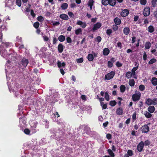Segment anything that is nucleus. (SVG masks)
<instances>
[{
    "label": "nucleus",
    "mask_w": 157,
    "mask_h": 157,
    "mask_svg": "<svg viewBox=\"0 0 157 157\" xmlns=\"http://www.w3.org/2000/svg\"><path fill=\"white\" fill-rule=\"evenodd\" d=\"M29 62V61L28 59L23 58L19 63L20 68L22 69H25L27 67Z\"/></svg>",
    "instance_id": "obj_1"
},
{
    "label": "nucleus",
    "mask_w": 157,
    "mask_h": 157,
    "mask_svg": "<svg viewBox=\"0 0 157 157\" xmlns=\"http://www.w3.org/2000/svg\"><path fill=\"white\" fill-rule=\"evenodd\" d=\"M7 29V28H6V26L5 25H3L2 24V23L1 21V19H0V39L1 40V41H2V31H6Z\"/></svg>",
    "instance_id": "obj_2"
},
{
    "label": "nucleus",
    "mask_w": 157,
    "mask_h": 157,
    "mask_svg": "<svg viewBox=\"0 0 157 157\" xmlns=\"http://www.w3.org/2000/svg\"><path fill=\"white\" fill-rule=\"evenodd\" d=\"M141 94L138 92L137 94H134L132 96V99L133 101H139L140 99Z\"/></svg>",
    "instance_id": "obj_3"
},
{
    "label": "nucleus",
    "mask_w": 157,
    "mask_h": 157,
    "mask_svg": "<svg viewBox=\"0 0 157 157\" xmlns=\"http://www.w3.org/2000/svg\"><path fill=\"white\" fill-rule=\"evenodd\" d=\"M115 74L114 71H111L105 75V79L109 80L113 78Z\"/></svg>",
    "instance_id": "obj_4"
},
{
    "label": "nucleus",
    "mask_w": 157,
    "mask_h": 157,
    "mask_svg": "<svg viewBox=\"0 0 157 157\" xmlns=\"http://www.w3.org/2000/svg\"><path fill=\"white\" fill-rule=\"evenodd\" d=\"M144 146L143 141H141L137 146V150L139 152L142 151Z\"/></svg>",
    "instance_id": "obj_5"
},
{
    "label": "nucleus",
    "mask_w": 157,
    "mask_h": 157,
    "mask_svg": "<svg viewBox=\"0 0 157 157\" xmlns=\"http://www.w3.org/2000/svg\"><path fill=\"white\" fill-rule=\"evenodd\" d=\"M101 26V24L99 22L97 23L96 24H94L91 30L93 32H94L96 30L98 29Z\"/></svg>",
    "instance_id": "obj_6"
},
{
    "label": "nucleus",
    "mask_w": 157,
    "mask_h": 157,
    "mask_svg": "<svg viewBox=\"0 0 157 157\" xmlns=\"http://www.w3.org/2000/svg\"><path fill=\"white\" fill-rule=\"evenodd\" d=\"M141 130L143 133H147L149 130V128L147 124H145L142 127Z\"/></svg>",
    "instance_id": "obj_7"
},
{
    "label": "nucleus",
    "mask_w": 157,
    "mask_h": 157,
    "mask_svg": "<svg viewBox=\"0 0 157 157\" xmlns=\"http://www.w3.org/2000/svg\"><path fill=\"white\" fill-rule=\"evenodd\" d=\"M143 15L144 16H148L150 14V9L149 7H146L144 9Z\"/></svg>",
    "instance_id": "obj_8"
},
{
    "label": "nucleus",
    "mask_w": 157,
    "mask_h": 157,
    "mask_svg": "<svg viewBox=\"0 0 157 157\" xmlns=\"http://www.w3.org/2000/svg\"><path fill=\"white\" fill-rule=\"evenodd\" d=\"M76 24L81 26V27L83 28H85L87 26L86 23L85 22H82L81 21H78L76 23Z\"/></svg>",
    "instance_id": "obj_9"
},
{
    "label": "nucleus",
    "mask_w": 157,
    "mask_h": 157,
    "mask_svg": "<svg viewBox=\"0 0 157 157\" xmlns=\"http://www.w3.org/2000/svg\"><path fill=\"white\" fill-rule=\"evenodd\" d=\"M129 13L128 10L126 9H124L121 13V15L122 17H125L128 16Z\"/></svg>",
    "instance_id": "obj_10"
},
{
    "label": "nucleus",
    "mask_w": 157,
    "mask_h": 157,
    "mask_svg": "<svg viewBox=\"0 0 157 157\" xmlns=\"http://www.w3.org/2000/svg\"><path fill=\"white\" fill-rule=\"evenodd\" d=\"M130 32V28L126 27H124L123 29V32L124 34L125 35H128Z\"/></svg>",
    "instance_id": "obj_11"
},
{
    "label": "nucleus",
    "mask_w": 157,
    "mask_h": 157,
    "mask_svg": "<svg viewBox=\"0 0 157 157\" xmlns=\"http://www.w3.org/2000/svg\"><path fill=\"white\" fill-rule=\"evenodd\" d=\"M123 111V109L121 107H119L117 109L116 113L119 115H122Z\"/></svg>",
    "instance_id": "obj_12"
},
{
    "label": "nucleus",
    "mask_w": 157,
    "mask_h": 157,
    "mask_svg": "<svg viewBox=\"0 0 157 157\" xmlns=\"http://www.w3.org/2000/svg\"><path fill=\"white\" fill-rule=\"evenodd\" d=\"M64 47L62 44H60L58 45V50L59 53H62L63 52Z\"/></svg>",
    "instance_id": "obj_13"
},
{
    "label": "nucleus",
    "mask_w": 157,
    "mask_h": 157,
    "mask_svg": "<svg viewBox=\"0 0 157 157\" xmlns=\"http://www.w3.org/2000/svg\"><path fill=\"white\" fill-rule=\"evenodd\" d=\"M59 17L63 20H68V15L64 13H62L60 15Z\"/></svg>",
    "instance_id": "obj_14"
},
{
    "label": "nucleus",
    "mask_w": 157,
    "mask_h": 157,
    "mask_svg": "<svg viewBox=\"0 0 157 157\" xmlns=\"http://www.w3.org/2000/svg\"><path fill=\"white\" fill-rule=\"evenodd\" d=\"M110 52L109 49L108 48H105L103 49V53L104 56H107L109 55Z\"/></svg>",
    "instance_id": "obj_15"
},
{
    "label": "nucleus",
    "mask_w": 157,
    "mask_h": 157,
    "mask_svg": "<svg viewBox=\"0 0 157 157\" xmlns=\"http://www.w3.org/2000/svg\"><path fill=\"white\" fill-rule=\"evenodd\" d=\"M114 22L117 25H119L121 23V20L118 17H116L114 20Z\"/></svg>",
    "instance_id": "obj_16"
},
{
    "label": "nucleus",
    "mask_w": 157,
    "mask_h": 157,
    "mask_svg": "<svg viewBox=\"0 0 157 157\" xmlns=\"http://www.w3.org/2000/svg\"><path fill=\"white\" fill-rule=\"evenodd\" d=\"M57 64L58 67L59 68H60L62 67H64L66 65V63L65 62H63L61 63L59 61H58L57 62Z\"/></svg>",
    "instance_id": "obj_17"
},
{
    "label": "nucleus",
    "mask_w": 157,
    "mask_h": 157,
    "mask_svg": "<svg viewBox=\"0 0 157 157\" xmlns=\"http://www.w3.org/2000/svg\"><path fill=\"white\" fill-rule=\"evenodd\" d=\"M58 39L59 41L63 42L65 40V37L64 36L61 35L59 36L58 37Z\"/></svg>",
    "instance_id": "obj_18"
},
{
    "label": "nucleus",
    "mask_w": 157,
    "mask_h": 157,
    "mask_svg": "<svg viewBox=\"0 0 157 157\" xmlns=\"http://www.w3.org/2000/svg\"><path fill=\"white\" fill-rule=\"evenodd\" d=\"M87 59L89 61H92L94 59L93 55L92 54H89L87 56Z\"/></svg>",
    "instance_id": "obj_19"
},
{
    "label": "nucleus",
    "mask_w": 157,
    "mask_h": 157,
    "mask_svg": "<svg viewBox=\"0 0 157 157\" xmlns=\"http://www.w3.org/2000/svg\"><path fill=\"white\" fill-rule=\"evenodd\" d=\"M109 4L112 6H114L116 4V0H109Z\"/></svg>",
    "instance_id": "obj_20"
},
{
    "label": "nucleus",
    "mask_w": 157,
    "mask_h": 157,
    "mask_svg": "<svg viewBox=\"0 0 157 157\" xmlns=\"http://www.w3.org/2000/svg\"><path fill=\"white\" fill-rule=\"evenodd\" d=\"M151 83L154 86L157 85V78L155 77H153L151 79Z\"/></svg>",
    "instance_id": "obj_21"
},
{
    "label": "nucleus",
    "mask_w": 157,
    "mask_h": 157,
    "mask_svg": "<svg viewBox=\"0 0 157 157\" xmlns=\"http://www.w3.org/2000/svg\"><path fill=\"white\" fill-rule=\"evenodd\" d=\"M147 110L150 113H152L154 112L155 108L154 106H149L148 107Z\"/></svg>",
    "instance_id": "obj_22"
},
{
    "label": "nucleus",
    "mask_w": 157,
    "mask_h": 157,
    "mask_svg": "<svg viewBox=\"0 0 157 157\" xmlns=\"http://www.w3.org/2000/svg\"><path fill=\"white\" fill-rule=\"evenodd\" d=\"M145 48L146 49H149L151 47V43L149 42H147L145 44Z\"/></svg>",
    "instance_id": "obj_23"
},
{
    "label": "nucleus",
    "mask_w": 157,
    "mask_h": 157,
    "mask_svg": "<svg viewBox=\"0 0 157 157\" xmlns=\"http://www.w3.org/2000/svg\"><path fill=\"white\" fill-rule=\"evenodd\" d=\"M154 30L155 29L152 25H150L148 27V31L150 33H153Z\"/></svg>",
    "instance_id": "obj_24"
},
{
    "label": "nucleus",
    "mask_w": 157,
    "mask_h": 157,
    "mask_svg": "<svg viewBox=\"0 0 157 157\" xmlns=\"http://www.w3.org/2000/svg\"><path fill=\"white\" fill-rule=\"evenodd\" d=\"M145 103L148 105H151L153 104L152 103V100L150 98H148L147 99Z\"/></svg>",
    "instance_id": "obj_25"
},
{
    "label": "nucleus",
    "mask_w": 157,
    "mask_h": 157,
    "mask_svg": "<svg viewBox=\"0 0 157 157\" xmlns=\"http://www.w3.org/2000/svg\"><path fill=\"white\" fill-rule=\"evenodd\" d=\"M128 83L130 86H133L135 84V82L134 80L133 79L129 80Z\"/></svg>",
    "instance_id": "obj_26"
},
{
    "label": "nucleus",
    "mask_w": 157,
    "mask_h": 157,
    "mask_svg": "<svg viewBox=\"0 0 157 157\" xmlns=\"http://www.w3.org/2000/svg\"><path fill=\"white\" fill-rule=\"evenodd\" d=\"M94 2L93 0H90L88 2V5L90 7L91 10L92 9Z\"/></svg>",
    "instance_id": "obj_27"
},
{
    "label": "nucleus",
    "mask_w": 157,
    "mask_h": 157,
    "mask_svg": "<svg viewBox=\"0 0 157 157\" xmlns=\"http://www.w3.org/2000/svg\"><path fill=\"white\" fill-rule=\"evenodd\" d=\"M144 115L147 118H151L152 116V115L151 114L147 111H146L144 112Z\"/></svg>",
    "instance_id": "obj_28"
},
{
    "label": "nucleus",
    "mask_w": 157,
    "mask_h": 157,
    "mask_svg": "<svg viewBox=\"0 0 157 157\" xmlns=\"http://www.w3.org/2000/svg\"><path fill=\"white\" fill-rule=\"evenodd\" d=\"M82 29L80 28H78V29H76L75 30V34L77 35H78L80 33H81V34L82 33Z\"/></svg>",
    "instance_id": "obj_29"
},
{
    "label": "nucleus",
    "mask_w": 157,
    "mask_h": 157,
    "mask_svg": "<svg viewBox=\"0 0 157 157\" xmlns=\"http://www.w3.org/2000/svg\"><path fill=\"white\" fill-rule=\"evenodd\" d=\"M107 152L111 156V157H114L115 156V155L114 153L110 149H108L107 150Z\"/></svg>",
    "instance_id": "obj_30"
},
{
    "label": "nucleus",
    "mask_w": 157,
    "mask_h": 157,
    "mask_svg": "<svg viewBox=\"0 0 157 157\" xmlns=\"http://www.w3.org/2000/svg\"><path fill=\"white\" fill-rule=\"evenodd\" d=\"M120 90L121 92L124 93L126 90L125 86L124 85H121L120 87Z\"/></svg>",
    "instance_id": "obj_31"
},
{
    "label": "nucleus",
    "mask_w": 157,
    "mask_h": 157,
    "mask_svg": "<svg viewBox=\"0 0 157 157\" xmlns=\"http://www.w3.org/2000/svg\"><path fill=\"white\" fill-rule=\"evenodd\" d=\"M68 7V4L67 3H63L61 6V7L63 10L66 9Z\"/></svg>",
    "instance_id": "obj_32"
},
{
    "label": "nucleus",
    "mask_w": 157,
    "mask_h": 157,
    "mask_svg": "<svg viewBox=\"0 0 157 157\" xmlns=\"http://www.w3.org/2000/svg\"><path fill=\"white\" fill-rule=\"evenodd\" d=\"M102 4L106 6L109 4V0H101Z\"/></svg>",
    "instance_id": "obj_33"
},
{
    "label": "nucleus",
    "mask_w": 157,
    "mask_h": 157,
    "mask_svg": "<svg viewBox=\"0 0 157 157\" xmlns=\"http://www.w3.org/2000/svg\"><path fill=\"white\" fill-rule=\"evenodd\" d=\"M100 105L102 106V109H105L107 108V104H104L103 102H101Z\"/></svg>",
    "instance_id": "obj_34"
},
{
    "label": "nucleus",
    "mask_w": 157,
    "mask_h": 157,
    "mask_svg": "<svg viewBox=\"0 0 157 157\" xmlns=\"http://www.w3.org/2000/svg\"><path fill=\"white\" fill-rule=\"evenodd\" d=\"M132 76V74L131 72L130 71H128L126 73L125 75V77L128 78H131Z\"/></svg>",
    "instance_id": "obj_35"
},
{
    "label": "nucleus",
    "mask_w": 157,
    "mask_h": 157,
    "mask_svg": "<svg viewBox=\"0 0 157 157\" xmlns=\"http://www.w3.org/2000/svg\"><path fill=\"white\" fill-rule=\"evenodd\" d=\"M117 104V102L115 100L111 101L109 102V105L111 106H114Z\"/></svg>",
    "instance_id": "obj_36"
},
{
    "label": "nucleus",
    "mask_w": 157,
    "mask_h": 157,
    "mask_svg": "<svg viewBox=\"0 0 157 157\" xmlns=\"http://www.w3.org/2000/svg\"><path fill=\"white\" fill-rule=\"evenodd\" d=\"M37 19L38 21L40 22H43L44 20V18L42 16H40L37 17Z\"/></svg>",
    "instance_id": "obj_37"
},
{
    "label": "nucleus",
    "mask_w": 157,
    "mask_h": 157,
    "mask_svg": "<svg viewBox=\"0 0 157 157\" xmlns=\"http://www.w3.org/2000/svg\"><path fill=\"white\" fill-rule=\"evenodd\" d=\"M156 61V59L155 58H152L148 62V64H152L153 63H155Z\"/></svg>",
    "instance_id": "obj_38"
},
{
    "label": "nucleus",
    "mask_w": 157,
    "mask_h": 157,
    "mask_svg": "<svg viewBox=\"0 0 157 157\" xmlns=\"http://www.w3.org/2000/svg\"><path fill=\"white\" fill-rule=\"evenodd\" d=\"M138 65L139 64H137V63H136L135 66H136L135 67H134L132 70L131 71H135L137 70L138 68Z\"/></svg>",
    "instance_id": "obj_39"
},
{
    "label": "nucleus",
    "mask_w": 157,
    "mask_h": 157,
    "mask_svg": "<svg viewBox=\"0 0 157 157\" xmlns=\"http://www.w3.org/2000/svg\"><path fill=\"white\" fill-rule=\"evenodd\" d=\"M117 25H118L115 24V25H113L112 29H113V30L114 31H116L118 30V27Z\"/></svg>",
    "instance_id": "obj_40"
},
{
    "label": "nucleus",
    "mask_w": 157,
    "mask_h": 157,
    "mask_svg": "<svg viewBox=\"0 0 157 157\" xmlns=\"http://www.w3.org/2000/svg\"><path fill=\"white\" fill-rule=\"evenodd\" d=\"M95 40L96 41H97L98 43L100 42L101 40V38L100 36H98L95 38Z\"/></svg>",
    "instance_id": "obj_41"
},
{
    "label": "nucleus",
    "mask_w": 157,
    "mask_h": 157,
    "mask_svg": "<svg viewBox=\"0 0 157 157\" xmlns=\"http://www.w3.org/2000/svg\"><path fill=\"white\" fill-rule=\"evenodd\" d=\"M105 98L107 101H109V95L107 92L105 93Z\"/></svg>",
    "instance_id": "obj_42"
},
{
    "label": "nucleus",
    "mask_w": 157,
    "mask_h": 157,
    "mask_svg": "<svg viewBox=\"0 0 157 157\" xmlns=\"http://www.w3.org/2000/svg\"><path fill=\"white\" fill-rule=\"evenodd\" d=\"M16 4L18 6H21V0H16Z\"/></svg>",
    "instance_id": "obj_43"
},
{
    "label": "nucleus",
    "mask_w": 157,
    "mask_h": 157,
    "mask_svg": "<svg viewBox=\"0 0 157 157\" xmlns=\"http://www.w3.org/2000/svg\"><path fill=\"white\" fill-rule=\"evenodd\" d=\"M33 26L36 29H37L40 25V23L39 22H35L33 24Z\"/></svg>",
    "instance_id": "obj_44"
},
{
    "label": "nucleus",
    "mask_w": 157,
    "mask_h": 157,
    "mask_svg": "<svg viewBox=\"0 0 157 157\" xmlns=\"http://www.w3.org/2000/svg\"><path fill=\"white\" fill-rule=\"evenodd\" d=\"M139 88L140 91H143L145 90V87L143 85H140L139 86Z\"/></svg>",
    "instance_id": "obj_45"
},
{
    "label": "nucleus",
    "mask_w": 157,
    "mask_h": 157,
    "mask_svg": "<svg viewBox=\"0 0 157 157\" xmlns=\"http://www.w3.org/2000/svg\"><path fill=\"white\" fill-rule=\"evenodd\" d=\"M116 65L117 67H120L122 66L123 64L119 61H117L116 63Z\"/></svg>",
    "instance_id": "obj_46"
},
{
    "label": "nucleus",
    "mask_w": 157,
    "mask_h": 157,
    "mask_svg": "<svg viewBox=\"0 0 157 157\" xmlns=\"http://www.w3.org/2000/svg\"><path fill=\"white\" fill-rule=\"evenodd\" d=\"M127 154L130 156H132L133 154V151L131 150H128Z\"/></svg>",
    "instance_id": "obj_47"
},
{
    "label": "nucleus",
    "mask_w": 157,
    "mask_h": 157,
    "mask_svg": "<svg viewBox=\"0 0 157 157\" xmlns=\"http://www.w3.org/2000/svg\"><path fill=\"white\" fill-rule=\"evenodd\" d=\"M113 66V63L110 61H109L108 62V65L107 67L108 68H110L112 67Z\"/></svg>",
    "instance_id": "obj_48"
},
{
    "label": "nucleus",
    "mask_w": 157,
    "mask_h": 157,
    "mask_svg": "<svg viewBox=\"0 0 157 157\" xmlns=\"http://www.w3.org/2000/svg\"><path fill=\"white\" fill-rule=\"evenodd\" d=\"M156 2H157L156 1V0H152L151 3L153 7H155L156 6Z\"/></svg>",
    "instance_id": "obj_49"
},
{
    "label": "nucleus",
    "mask_w": 157,
    "mask_h": 157,
    "mask_svg": "<svg viewBox=\"0 0 157 157\" xmlns=\"http://www.w3.org/2000/svg\"><path fill=\"white\" fill-rule=\"evenodd\" d=\"M112 31L111 29H108L106 30V33L109 36H110L111 33H112Z\"/></svg>",
    "instance_id": "obj_50"
},
{
    "label": "nucleus",
    "mask_w": 157,
    "mask_h": 157,
    "mask_svg": "<svg viewBox=\"0 0 157 157\" xmlns=\"http://www.w3.org/2000/svg\"><path fill=\"white\" fill-rule=\"evenodd\" d=\"M147 2V0H140V4L142 5H145Z\"/></svg>",
    "instance_id": "obj_51"
},
{
    "label": "nucleus",
    "mask_w": 157,
    "mask_h": 157,
    "mask_svg": "<svg viewBox=\"0 0 157 157\" xmlns=\"http://www.w3.org/2000/svg\"><path fill=\"white\" fill-rule=\"evenodd\" d=\"M30 130L28 128H25L24 130V132L27 135H29L30 133Z\"/></svg>",
    "instance_id": "obj_52"
},
{
    "label": "nucleus",
    "mask_w": 157,
    "mask_h": 157,
    "mask_svg": "<svg viewBox=\"0 0 157 157\" xmlns=\"http://www.w3.org/2000/svg\"><path fill=\"white\" fill-rule=\"evenodd\" d=\"M52 25L53 26H57L59 25L60 23L59 21H52Z\"/></svg>",
    "instance_id": "obj_53"
},
{
    "label": "nucleus",
    "mask_w": 157,
    "mask_h": 157,
    "mask_svg": "<svg viewBox=\"0 0 157 157\" xmlns=\"http://www.w3.org/2000/svg\"><path fill=\"white\" fill-rule=\"evenodd\" d=\"M152 103L153 104V105H155L157 104V98H154L153 100H152Z\"/></svg>",
    "instance_id": "obj_54"
},
{
    "label": "nucleus",
    "mask_w": 157,
    "mask_h": 157,
    "mask_svg": "<svg viewBox=\"0 0 157 157\" xmlns=\"http://www.w3.org/2000/svg\"><path fill=\"white\" fill-rule=\"evenodd\" d=\"M136 112H135L132 115V119L134 121H135L136 119Z\"/></svg>",
    "instance_id": "obj_55"
},
{
    "label": "nucleus",
    "mask_w": 157,
    "mask_h": 157,
    "mask_svg": "<svg viewBox=\"0 0 157 157\" xmlns=\"http://www.w3.org/2000/svg\"><path fill=\"white\" fill-rule=\"evenodd\" d=\"M144 145L145 146H148L150 144V142L148 140H146L144 141Z\"/></svg>",
    "instance_id": "obj_56"
},
{
    "label": "nucleus",
    "mask_w": 157,
    "mask_h": 157,
    "mask_svg": "<svg viewBox=\"0 0 157 157\" xmlns=\"http://www.w3.org/2000/svg\"><path fill=\"white\" fill-rule=\"evenodd\" d=\"M106 137L108 140H110L112 138V135L109 133L107 134L106 135Z\"/></svg>",
    "instance_id": "obj_57"
},
{
    "label": "nucleus",
    "mask_w": 157,
    "mask_h": 157,
    "mask_svg": "<svg viewBox=\"0 0 157 157\" xmlns=\"http://www.w3.org/2000/svg\"><path fill=\"white\" fill-rule=\"evenodd\" d=\"M83 59L82 58H81L77 59V62L78 63H81L83 62Z\"/></svg>",
    "instance_id": "obj_58"
},
{
    "label": "nucleus",
    "mask_w": 157,
    "mask_h": 157,
    "mask_svg": "<svg viewBox=\"0 0 157 157\" xmlns=\"http://www.w3.org/2000/svg\"><path fill=\"white\" fill-rule=\"evenodd\" d=\"M147 55L146 52H144L143 54V59L144 60L146 61L147 60Z\"/></svg>",
    "instance_id": "obj_59"
},
{
    "label": "nucleus",
    "mask_w": 157,
    "mask_h": 157,
    "mask_svg": "<svg viewBox=\"0 0 157 157\" xmlns=\"http://www.w3.org/2000/svg\"><path fill=\"white\" fill-rule=\"evenodd\" d=\"M68 14L71 17H74V15L73 13L71 12H68Z\"/></svg>",
    "instance_id": "obj_60"
},
{
    "label": "nucleus",
    "mask_w": 157,
    "mask_h": 157,
    "mask_svg": "<svg viewBox=\"0 0 157 157\" xmlns=\"http://www.w3.org/2000/svg\"><path fill=\"white\" fill-rule=\"evenodd\" d=\"M30 14L33 18L36 16V14L34 13V11L33 10H31Z\"/></svg>",
    "instance_id": "obj_61"
},
{
    "label": "nucleus",
    "mask_w": 157,
    "mask_h": 157,
    "mask_svg": "<svg viewBox=\"0 0 157 157\" xmlns=\"http://www.w3.org/2000/svg\"><path fill=\"white\" fill-rule=\"evenodd\" d=\"M66 40L68 43H70L72 42L71 38L70 37H67L66 38Z\"/></svg>",
    "instance_id": "obj_62"
},
{
    "label": "nucleus",
    "mask_w": 157,
    "mask_h": 157,
    "mask_svg": "<svg viewBox=\"0 0 157 157\" xmlns=\"http://www.w3.org/2000/svg\"><path fill=\"white\" fill-rule=\"evenodd\" d=\"M117 58H114V57H112L110 59V60H109L110 61H111V62L112 63H114L117 60Z\"/></svg>",
    "instance_id": "obj_63"
},
{
    "label": "nucleus",
    "mask_w": 157,
    "mask_h": 157,
    "mask_svg": "<svg viewBox=\"0 0 157 157\" xmlns=\"http://www.w3.org/2000/svg\"><path fill=\"white\" fill-rule=\"evenodd\" d=\"M2 43L4 44L5 45V46L6 48H7L10 45V43L8 42H5L4 43L3 42Z\"/></svg>",
    "instance_id": "obj_64"
}]
</instances>
